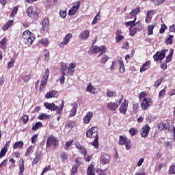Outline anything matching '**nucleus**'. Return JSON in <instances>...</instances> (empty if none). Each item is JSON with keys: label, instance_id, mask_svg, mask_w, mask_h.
<instances>
[{"label": "nucleus", "instance_id": "nucleus-1", "mask_svg": "<svg viewBox=\"0 0 175 175\" xmlns=\"http://www.w3.org/2000/svg\"><path fill=\"white\" fill-rule=\"evenodd\" d=\"M35 40V34L29 31V30H26L23 32L22 38H21V43L23 46H31Z\"/></svg>", "mask_w": 175, "mask_h": 175}, {"label": "nucleus", "instance_id": "nucleus-2", "mask_svg": "<svg viewBox=\"0 0 175 175\" xmlns=\"http://www.w3.org/2000/svg\"><path fill=\"white\" fill-rule=\"evenodd\" d=\"M93 135H95V139L94 142L91 143L92 146H94V148H98L99 147V137L98 136V127L93 126L90 128L89 130L86 132V136L87 137H91V136H93Z\"/></svg>", "mask_w": 175, "mask_h": 175}, {"label": "nucleus", "instance_id": "nucleus-3", "mask_svg": "<svg viewBox=\"0 0 175 175\" xmlns=\"http://www.w3.org/2000/svg\"><path fill=\"white\" fill-rule=\"evenodd\" d=\"M65 105V101L62 100L60 106H56L54 103H44V106L48 110H51L52 111H56L57 114H62V111H64V106Z\"/></svg>", "mask_w": 175, "mask_h": 175}, {"label": "nucleus", "instance_id": "nucleus-4", "mask_svg": "<svg viewBox=\"0 0 175 175\" xmlns=\"http://www.w3.org/2000/svg\"><path fill=\"white\" fill-rule=\"evenodd\" d=\"M26 14L29 17V18H33V20L38 18V17H39L38 8L36 6L29 7L26 11Z\"/></svg>", "mask_w": 175, "mask_h": 175}, {"label": "nucleus", "instance_id": "nucleus-5", "mask_svg": "<svg viewBox=\"0 0 175 175\" xmlns=\"http://www.w3.org/2000/svg\"><path fill=\"white\" fill-rule=\"evenodd\" d=\"M49 76H50V70L47 68L45 70L44 74L42 78L41 83L40 85V91H43L44 90V88L47 84V80H49Z\"/></svg>", "mask_w": 175, "mask_h": 175}, {"label": "nucleus", "instance_id": "nucleus-6", "mask_svg": "<svg viewBox=\"0 0 175 175\" xmlns=\"http://www.w3.org/2000/svg\"><path fill=\"white\" fill-rule=\"evenodd\" d=\"M59 142V140H58V138L51 135L46 140V148H50L51 146H54V147H57Z\"/></svg>", "mask_w": 175, "mask_h": 175}, {"label": "nucleus", "instance_id": "nucleus-7", "mask_svg": "<svg viewBox=\"0 0 175 175\" xmlns=\"http://www.w3.org/2000/svg\"><path fill=\"white\" fill-rule=\"evenodd\" d=\"M174 53V51L173 50V49H170V53L166 57L165 63H162L160 65V67L161 69H163V70H165V69H167V64H169V62H170V61H172V58H173Z\"/></svg>", "mask_w": 175, "mask_h": 175}, {"label": "nucleus", "instance_id": "nucleus-8", "mask_svg": "<svg viewBox=\"0 0 175 175\" xmlns=\"http://www.w3.org/2000/svg\"><path fill=\"white\" fill-rule=\"evenodd\" d=\"M167 49L162 50L160 52H157L155 55H154L153 58L154 61H160L162 62V60L164 59L166 53H167Z\"/></svg>", "mask_w": 175, "mask_h": 175}, {"label": "nucleus", "instance_id": "nucleus-9", "mask_svg": "<svg viewBox=\"0 0 175 175\" xmlns=\"http://www.w3.org/2000/svg\"><path fill=\"white\" fill-rule=\"evenodd\" d=\"M119 144H120V146H124V144H125L126 150H131V147H132L131 145V140L128 139L126 137L122 135L120 136Z\"/></svg>", "mask_w": 175, "mask_h": 175}, {"label": "nucleus", "instance_id": "nucleus-10", "mask_svg": "<svg viewBox=\"0 0 175 175\" xmlns=\"http://www.w3.org/2000/svg\"><path fill=\"white\" fill-rule=\"evenodd\" d=\"M110 155L107 153H103L100 158V163L101 165H107L110 163Z\"/></svg>", "mask_w": 175, "mask_h": 175}, {"label": "nucleus", "instance_id": "nucleus-11", "mask_svg": "<svg viewBox=\"0 0 175 175\" xmlns=\"http://www.w3.org/2000/svg\"><path fill=\"white\" fill-rule=\"evenodd\" d=\"M129 101L128 100L124 99V102L120 105L119 111L121 114H126V111H128V105Z\"/></svg>", "mask_w": 175, "mask_h": 175}, {"label": "nucleus", "instance_id": "nucleus-12", "mask_svg": "<svg viewBox=\"0 0 175 175\" xmlns=\"http://www.w3.org/2000/svg\"><path fill=\"white\" fill-rule=\"evenodd\" d=\"M151 105H152V100L145 98L141 103V107L143 110H147V109H148Z\"/></svg>", "mask_w": 175, "mask_h": 175}, {"label": "nucleus", "instance_id": "nucleus-13", "mask_svg": "<svg viewBox=\"0 0 175 175\" xmlns=\"http://www.w3.org/2000/svg\"><path fill=\"white\" fill-rule=\"evenodd\" d=\"M70 39H72V34L71 33H68L67 35H66V36L63 39V42H61L59 44V47L60 49H64V47H65V46L68 45V43H69V42H70Z\"/></svg>", "mask_w": 175, "mask_h": 175}, {"label": "nucleus", "instance_id": "nucleus-14", "mask_svg": "<svg viewBox=\"0 0 175 175\" xmlns=\"http://www.w3.org/2000/svg\"><path fill=\"white\" fill-rule=\"evenodd\" d=\"M113 65H118L119 66V70L120 73H124L125 72V66H124V62L122 61V59H119L117 61L113 62Z\"/></svg>", "mask_w": 175, "mask_h": 175}, {"label": "nucleus", "instance_id": "nucleus-15", "mask_svg": "<svg viewBox=\"0 0 175 175\" xmlns=\"http://www.w3.org/2000/svg\"><path fill=\"white\" fill-rule=\"evenodd\" d=\"M148 133H150V126H148V124H146L141 130V136L142 137H147V136H148Z\"/></svg>", "mask_w": 175, "mask_h": 175}, {"label": "nucleus", "instance_id": "nucleus-16", "mask_svg": "<svg viewBox=\"0 0 175 175\" xmlns=\"http://www.w3.org/2000/svg\"><path fill=\"white\" fill-rule=\"evenodd\" d=\"M77 5H73L72 8L69 10L68 14L70 16H74V14H76V12L80 9V1L76 2Z\"/></svg>", "mask_w": 175, "mask_h": 175}, {"label": "nucleus", "instance_id": "nucleus-17", "mask_svg": "<svg viewBox=\"0 0 175 175\" xmlns=\"http://www.w3.org/2000/svg\"><path fill=\"white\" fill-rule=\"evenodd\" d=\"M99 52H100V54L106 53V46H101L99 47L98 46H94L93 47V53H95V54H98V53H99Z\"/></svg>", "mask_w": 175, "mask_h": 175}, {"label": "nucleus", "instance_id": "nucleus-18", "mask_svg": "<svg viewBox=\"0 0 175 175\" xmlns=\"http://www.w3.org/2000/svg\"><path fill=\"white\" fill-rule=\"evenodd\" d=\"M121 40H124V36H122V31L119 29L116 33V43H120Z\"/></svg>", "mask_w": 175, "mask_h": 175}, {"label": "nucleus", "instance_id": "nucleus-19", "mask_svg": "<svg viewBox=\"0 0 175 175\" xmlns=\"http://www.w3.org/2000/svg\"><path fill=\"white\" fill-rule=\"evenodd\" d=\"M107 109L111 111H116L118 109V104L114 102H109L107 105Z\"/></svg>", "mask_w": 175, "mask_h": 175}, {"label": "nucleus", "instance_id": "nucleus-20", "mask_svg": "<svg viewBox=\"0 0 175 175\" xmlns=\"http://www.w3.org/2000/svg\"><path fill=\"white\" fill-rule=\"evenodd\" d=\"M98 58H100V62L103 65H105L109 61V56L106 55L105 53L98 54Z\"/></svg>", "mask_w": 175, "mask_h": 175}, {"label": "nucleus", "instance_id": "nucleus-21", "mask_svg": "<svg viewBox=\"0 0 175 175\" xmlns=\"http://www.w3.org/2000/svg\"><path fill=\"white\" fill-rule=\"evenodd\" d=\"M92 117H94V113L92 111H89L83 118V123L90 124V121H91V118H92Z\"/></svg>", "mask_w": 175, "mask_h": 175}, {"label": "nucleus", "instance_id": "nucleus-22", "mask_svg": "<svg viewBox=\"0 0 175 175\" xmlns=\"http://www.w3.org/2000/svg\"><path fill=\"white\" fill-rule=\"evenodd\" d=\"M79 37L82 40H86L90 38V31L89 30H83L81 32Z\"/></svg>", "mask_w": 175, "mask_h": 175}, {"label": "nucleus", "instance_id": "nucleus-23", "mask_svg": "<svg viewBox=\"0 0 175 175\" xmlns=\"http://www.w3.org/2000/svg\"><path fill=\"white\" fill-rule=\"evenodd\" d=\"M86 91L90 94H96V88L94 87L91 83H89L86 88Z\"/></svg>", "mask_w": 175, "mask_h": 175}, {"label": "nucleus", "instance_id": "nucleus-24", "mask_svg": "<svg viewBox=\"0 0 175 175\" xmlns=\"http://www.w3.org/2000/svg\"><path fill=\"white\" fill-rule=\"evenodd\" d=\"M68 66L66 64H61V73L62 74V76H68L69 73H68Z\"/></svg>", "mask_w": 175, "mask_h": 175}, {"label": "nucleus", "instance_id": "nucleus-25", "mask_svg": "<svg viewBox=\"0 0 175 175\" xmlns=\"http://www.w3.org/2000/svg\"><path fill=\"white\" fill-rule=\"evenodd\" d=\"M56 96H58V94L57 93V91L52 90L45 94V98L46 99H50V98H56Z\"/></svg>", "mask_w": 175, "mask_h": 175}, {"label": "nucleus", "instance_id": "nucleus-26", "mask_svg": "<svg viewBox=\"0 0 175 175\" xmlns=\"http://www.w3.org/2000/svg\"><path fill=\"white\" fill-rule=\"evenodd\" d=\"M75 68H76V63L72 62V63L70 64L67 73H68V75H70L72 76V75H73V73H75Z\"/></svg>", "mask_w": 175, "mask_h": 175}, {"label": "nucleus", "instance_id": "nucleus-27", "mask_svg": "<svg viewBox=\"0 0 175 175\" xmlns=\"http://www.w3.org/2000/svg\"><path fill=\"white\" fill-rule=\"evenodd\" d=\"M74 127H75V122H73V121H69L66 123L65 131H68V132H70V129H73Z\"/></svg>", "mask_w": 175, "mask_h": 175}, {"label": "nucleus", "instance_id": "nucleus-28", "mask_svg": "<svg viewBox=\"0 0 175 175\" xmlns=\"http://www.w3.org/2000/svg\"><path fill=\"white\" fill-rule=\"evenodd\" d=\"M49 24H50V21L47 18H44L42 23V29L44 31H47V29H49Z\"/></svg>", "mask_w": 175, "mask_h": 175}, {"label": "nucleus", "instance_id": "nucleus-29", "mask_svg": "<svg viewBox=\"0 0 175 175\" xmlns=\"http://www.w3.org/2000/svg\"><path fill=\"white\" fill-rule=\"evenodd\" d=\"M169 128H170V125L168 124H165L164 122H161L158 124V129L160 131H163V129L167 130Z\"/></svg>", "mask_w": 175, "mask_h": 175}, {"label": "nucleus", "instance_id": "nucleus-30", "mask_svg": "<svg viewBox=\"0 0 175 175\" xmlns=\"http://www.w3.org/2000/svg\"><path fill=\"white\" fill-rule=\"evenodd\" d=\"M60 158L62 159V163H67L68 162V154L65 152H62L60 154Z\"/></svg>", "mask_w": 175, "mask_h": 175}, {"label": "nucleus", "instance_id": "nucleus-31", "mask_svg": "<svg viewBox=\"0 0 175 175\" xmlns=\"http://www.w3.org/2000/svg\"><path fill=\"white\" fill-rule=\"evenodd\" d=\"M12 25H13V21L12 20L8 21L7 23L3 26V28H2L3 31H8V29H9V28H10Z\"/></svg>", "mask_w": 175, "mask_h": 175}, {"label": "nucleus", "instance_id": "nucleus-32", "mask_svg": "<svg viewBox=\"0 0 175 175\" xmlns=\"http://www.w3.org/2000/svg\"><path fill=\"white\" fill-rule=\"evenodd\" d=\"M150 68V61H147L143 64L142 67L140 68V72H146Z\"/></svg>", "mask_w": 175, "mask_h": 175}, {"label": "nucleus", "instance_id": "nucleus-33", "mask_svg": "<svg viewBox=\"0 0 175 175\" xmlns=\"http://www.w3.org/2000/svg\"><path fill=\"white\" fill-rule=\"evenodd\" d=\"M23 146L24 143H23L22 141H19L14 144L13 148L14 150H17V148H23Z\"/></svg>", "mask_w": 175, "mask_h": 175}, {"label": "nucleus", "instance_id": "nucleus-34", "mask_svg": "<svg viewBox=\"0 0 175 175\" xmlns=\"http://www.w3.org/2000/svg\"><path fill=\"white\" fill-rule=\"evenodd\" d=\"M106 95L108 98H116V96H117V92L113 90H107Z\"/></svg>", "mask_w": 175, "mask_h": 175}, {"label": "nucleus", "instance_id": "nucleus-35", "mask_svg": "<svg viewBox=\"0 0 175 175\" xmlns=\"http://www.w3.org/2000/svg\"><path fill=\"white\" fill-rule=\"evenodd\" d=\"M135 21H136V18H135V20L133 21L126 22L124 25H126V27H131V28H133L135 25H136L137 24H139V22L135 23Z\"/></svg>", "mask_w": 175, "mask_h": 175}, {"label": "nucleus", "instance_id": "nucleus-36", "mask_svg": "<svg viewBox=\"0 0 175 175\" xmlns=\"http://www.w3.org/2000/svg\"><path fill=\"white\" fill-rule=\"evenodd\" d=\"M88 175H95V170H94V165L90 164L88 169Z\"/></svg>", "mask_w": 175, "mask_h": 175}, {"label": "nucleus", "instance_id": "nucleus-37", "mask_svg": "<svg viewBox=\"0 0 175 175\" xmlns=\"http://www.w3.org/2000/svg\"><path fill=\"white\" fill-rule=\"evenodd\" d=\"M140 7H137L135 9L133 10L131 12L130 14L131 16H134L135 17V16H137V14H139V13H140Z\"/></svg>", "mask_w": 175, "mask_h": 175}, {"label": "nucleus", "instance_id": "nucleus-38", "mask_svg": "<svg viewBox=\"0 0 175 175\" xmlns=\"http://www.w3.org/2000/svg\"><path fill=\"white\" fill-rule=\"evenodd\" d=\"M76 113H77V107L74 105L72 109L70 110L69 117H75L76 116Z\"/></svg>", "mask_w": 175, "mask_h": 175}, {"label": "nucleus", "instance_id": "nucleus-39", "mask_svg": "<svg viewBox=\"0 0 175 175\" xmlns=\"http://www.w3.org/2000/svg\"><path fill=\"white\" fill-rule=\"evenodd\" d=\"M155 28V25H150L148 27V35H152L154 33V29Z\"/></svg>", "mask_w": 175, "mask_h": 175}, {"label": "nucleus", "instance_id": "nucleus-40", "mask_svg": "<svg viewBox=\"0 0 175 175\" xmlns=\"http://www.w3.org/2000/svg\"><path fill=\"white\" fill-rule=\"evenodd\" d=\"M39 128H42V122H37L36 124L32 126L31 129L32 131H38Z\"/></svg>", "mask_w": 175, "mask_h": 175}, {"label": "nucleus", "instance_id": "nucleus-41", "mask_svg": "<svg viewBox=\"0 0 175 175\" xmlns=\"http://www.w3.org/2000/svg\"><path fill=\"white\" fill-rule=\"evenodd\" d=\"M8 42V39L3 38L0 42V47L1 49H6V43Z\"/></svg>", "mask_w": 175, "mask_h": 175}, {"label": "nucleus", "instance_id": "nucleus-42", "mask_svg": "<svg viewBox=\"0 0 175 175\" xmlns=\"http://www.w3.org/2000/svg\"><path fill=\"white\" fill-rule=\"evenodd\" d=\"M38 120H49L50 118V115L46 113H41L38 117Z\"/></svg>", "mask_w": 175, "mask_h": 175}, {"label": "nucleus", "instance_id": "nucleus-43", "mask_svg": "<svg viewBox=\"0 0 175 175\" xmlns=\"http://www.w3.org/2000/svg\"><path fill=\"white\" fill-rule=\"evenodd\" d=\"M165 1L166 0H151V2H152V3H154V5L156 6H158L159 5H162V3H164Z\"/></svg>", "mask_w": 175, "mask_h": 175}, {"label": "nucleus", "instance_id": "nucleus-44", "mask_svg": "<svg viewBox=\"0 0 175 175\" xmlns=\"http://www.w3.org/2000/svg\"><path fill=\"white\" fill-rule=\"evenodd\" d=\"M173 36H170L165 40V44L169 46V44H173Z\"/></svg>", "mask_w": 175, "mask_h": 175}, {"label": "nucleus", "instance_id": "nucleus-45", "mask_svg": "<svg viewBox=\"0 0 175 175\" xmlns=\"http://www.w3.org/2000/svg\"><path fill=\"white\" fill-rule=\"evenodd\" d=\"M6 152H8V148L3 147L0 152V158H2V157H5V155H6Z\"/></svg>", "mask_w": 175, "mask_h": 175}, {"label": "nucleus", "instance_id": "nucleus-46", "mask_svg": "<svg viewBox=\"0 0 175 175\" xmlns=\"http://www.w3.org/2000/svg\"><path fill=\"white\" fill-rule=\"evenodd\" d=\"M16 62V60L14 59H11L8 63V69H11V68H13L14 66V64Z\"/></svg>", "mask_w": 175, "mask_h": 175}, {"label": "nucleus", "instance_id": "nucleus-47", "mask_svg": "<svg viewBox=\"0 0 175 175\" xmlns=\"http://www.w3.org/2000/svg\"><path fill=\"white\" fill-rule=\"evenodd\" d=\"M24 173V160H22V164L19 167V175H23Z\"/></svg>", "mask_w": 175, "mask_h": 175}, {"label": "nucleus", "instance_id": "nucleus-48", "mask_svg": "<svg viewBox=\"0 0 175 175\" xmlns=\"http://www.w3.org/2000/svg\"><path fill=\"white\" fill-rule=\"evenodd\" d=\"M50 59V52L47 49L44 50V60L49 61Z\"/></svg>", "mask_w": 175, "mask_h": 175}, {"label": "nucleus", "instance_id": "nucleus-49", "mask_svg": "<svg viewBox=\"0 0 175 175\" xmlns=\"http://www.w3.org/2000/svg\"><path fill=\"white\" fill-rule=\"evenodd\" d=\"M40 43L43 46H49V44L50 42H49V40L47 38H44L40 40Z\"/></svg>", "mask_w": 175, "mask_h": 175}, {"label": "nucleus", "instance_id": "nucleus-50", "mask_svg": "<svg viewBox=\"0 0 175 175\" xmlns=\"http://www.w3.org/2000/svg\"><path fill=\"white\" fill-rule=\"evenodd\" d=\"M162 81H163V78L161 77L159 79L155 81L154 85L155 87H159L161 85V84L162 83Z\"/></svg>", "mask_w": 175, "mask_h": 175}, {"label": "nucleus", "instance_id": "nucleus-51", "mask_svg": "<svg viewBox=\"0 0 175 175\" xmlns=\"http://www.w3.org/2000/svg\"><path fill=\"white\" fill-rule=\"evenodd\" d=\"M77 169L79 167L77 165H73L71 171V175H75L77 172Z\"/></svg>", "mask_w": 175, "mask_h": 175}, {"label": "nucleus", "instance_id": "nucleus-52", "mask_svg": "<svg viewBox=\"0 0 175 175\" xmlns=\"http://www.w3.org/2000/svg\"><path fill=\"white\" fill-rule=\"evenodd\" d=\"M72 143H73V140L70 139V141H68L64 146L65 150H68L70 146H72Z\"/></svg>", "mask_w": 175, "mask_h": 175}, {"label": "nucleus", "instance_id": "nucleus-53", "mask_svg": "<svg viewBox=\"0 0 175 175\" xmlns=\"http://www.w3.org/2000/svg\"><path fill=\"white\" fill-rule=\"evenodd\" d=\"M129 132L131 136H135V135L137 133V129H136L135 128H131Z\"/></svg>", "mask_w": 175, "mask_h": 175}, {"label": "nucleus", "instance_id": "nucleus-54", "mask_svg": "<svg viewBox=\"0 0 175 175\" xmlns=\"http://www.w3.org/2000/svg\"><path fill=\"white\" fill-rule=\"evenodd\" d=\"M165 94H166V90H165V89L161 90L159 93V98L161 99V98H163V96H165Z\"/></svg>", "mask_w": 175, "mask_h": 175}, {"label": "nucleus", "instance_id": "nucleus-55", "mask_svg": "<svg viewBox=\"0 0 175 175\" xmlns=\"http://www.w3.org/2000/svg\"><path fill=\"white\" fill-rule=\"evenodd\" d=\"M18 10V8L17 7H15L13 9V10H12V13L10 14V17H14V16H16V14H17V11Z\"/></svg>", "mask_w": 175, "mask_h": 175}, {"label": "nucleus", "instance_id": "nucleus-56", "mask_svg": "<svg viewBox=\"0 0 175 175\" xmlns=\"http://www.w3.org/2000/svg\"><path fill=\"white\" fill-rule=\"evenodd\" d=\"M29 80H31V75H25L24 77H23V81L24 83H28V81H29Z\"/></svg>", "mask_w": 175, "mask_h": 175}, {"label": "nucleus", "instance_id": "nucleus-57", "mask_svg": "<svg viewBox=\"0 0 175 175\" xmlns=\"http://www.w3.org/2000/svg\"><path fill=\"white\" fill-rule=\"evenodd\" d=\"M170 174H175V166L171 165L169 169Z\"/></svg>", "mask_w": 175, "mask_h": 175}, {"label": "nucleus", "instance_id": "nucleus-58", "mask_svg": "<svg viewBox=\"0 0 175 175\" xmlns=\"http://www.w3.org/2000/svg\"><path fill=\"white\" fill-rule=\"evenodd\" d=\"M79 152L83 155L84 157H86L87 155V149H85L84 147H83L82 148H81V150H79Z\"/></svg>", "mask_w": 175, "mask_h": 175}, {"label": "nucleus", "instance_id": "nucleus-59", "mask_svg": "<svg viewBox=\"0 0 175 175\" xmlns=\"http://www.w3.org/2000/svg\"><path fill=\"white\" fill-rule=\"evenodd\" d=\"M22 121H23V124H27L28 122V116L27 115H24L22 118H21Z\"/></svg>", "mask_w": 175, "mask_h": 175}, {"label": "nucleus", "instance_id": "nucleus-60", "mask_svg": "<svg viewBox=\"0 0 175 175\" xmlns=\"http://www.w3.org/2000/svg\"><path fill=\"white\" fill-rule=\"evenodd\" d=\"M75 166H80V165H81V158L77 157L75 160Z\"/></svg>", "mask_w": 175, "mask_h": 175}, {"label": "nucleus", "instance_id": "nucleus-61", "mask_svg": "<svg viewBox=\"0 0 175 175\" xmlns=\"http://www.w3.org/2000/svg\"><path fill=\"white\" fill-rule=\"evenodd\" d=\"M36 139H38V134H35L31 137L32 144H35V143H36Z\"/></svg>", "mask_w": 175, "mask_h": 175}, {"label": "nucleus", "instance_id": "nucleus-62", "mask_svg": "<svg viewBox=\"0 0 175 175\" xmlns=\"http://www.w3.org/2000/svg\"><path fill=\"white\" fill-rule=\"evenodd\" d=\"M122 49H124L125 50H128L129 49V44L128 42H124L122 46Z\"/></svg>", "mask_w": 175, "mask_h": 175}, {"label": "nucleus", "instance_id": "nucleus-63", "mask_svg": "<svg viewBox=\"0 0 175 175\" xmlns=\"http://www.w3.org/2000/svg\"><path fill=\"white\" fill-rule=\"evenodd\" d=\"M40 161V157H39V156H36L34 159H33V162H32V163H33V165H37L38 164V162Z\"/></svg>", "mask_w": 175, "mask_h": 175}, {"label": "nucleus", "instance_id": "nucleus-64", "mask_svg": "<svg viewBox=\"0 0 175 175\" xmlns=\"http://www.w3.org/2000/svg\"><path fill=\"white\" fill-rule=\"evenodd\" d=\"M143 162H144V158L139 159V160L138 161V162L137 163V166L140 167V166H142V165H143Z\"/></svg>", "mask_w": 175, "mask_h": 175}]
</instances>
